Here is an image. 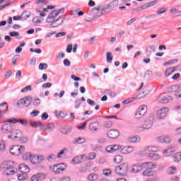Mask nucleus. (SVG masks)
Listing matches in <instances>:
<instances>
[{
	"mask_svg": "<svg viewBox=\"0 0 181 181\" xmlns=\"http://www.w3.org/2000/svg\"><path fill=\"white\" fill-rule=\"evenodd\" d=\"M144 151L147 152H158V151H159V147L156 146H148L144 148Z\"/></svg>",
	"mask_w": 181,
	"mask_h": 181,
	"instance_id": "27",
	"label": "nucleus"
},
{
	"mask_svg": "<svg viewBox=\"0 0 181 181\" xmlns=\"http://www.w3.org/2000/svg\"><path fill=\"white\" fill-rule=\"evenodd\" d=\"M23 152H25V146H14L10 148V153L14 156H19V154Z\"/></svg>",
	"mask_w": 181,
	"mask_h": 181,
	"instance_id": "4",
	"label": "nucleus"
},
{
	"mask_svg": "<svg viewBox=\"0 0 181 181\" xmlns=\"http://www.w3.org/2000/svg\"><path fill=\"white\" fill-rule=\"evenodd\" d=\"M115 172L118 176H125L128 173V164L122 163L115 168Z\"/></svg>",
	"mask_w": 181,
	"mask_h": 181,
	"instance_id": "2",
	"label": "nucleus"
},
{
	"mask_svg": "<svg viewBox=\"0 0 181 181\" xmlns=\"http://www.w3.org/2000/svg\"><path fill=\"white\" fill-rule=\"evenodd\" d=\"M122 160H123L122 156H119V155H117V156L114 157L113 162L115 163H121V162H122Z\"/></svg>",
	"mask_w": 181,
	"mask_h": 181,
	"instance_id": "42",
	"label": "nucleus"
},
{
	"mask_svg": "<svg viewBox=\"0 0 181 181\" xmlns=\"http://www.w3.org/2000/svg\"><path fill=\"white\" fill-rule=\"evenodd\" d=\"M20 172L21 173H26L28 174L29 172V167L25 164H21L18 168Z\"/></svg>",
	"mask_w": 181,
	"mask_h": 181,
	"instance_id": "28",
	"label": "nucleus"
},
{
	"mask_svg": "<svg viewBox=\"0 0 181 181\" xmlns=\"http://www.w3.org/2000/svg\"><path fill=\"white\" fill-rule=\"evenodd\" d=\"M0 107H4V109L0 110V118H2V117H4V114L8 111V103H6V102L1 103Z\"/></svg>",
	"mask_w": 181,
	"mask_h": 181,
	"instance_id": "25",
	"label": "nucleus"
},
{
	"mask_svg": "<svg viewBox=\"0 0 181 181\" xmlns=\"http://www.w3.org/2000/svg\"><path fill=\"white\" fill-rule=\"evenodd\" d=\"M35 5H37V6H44V5H47V1L46 0H35Z\"/></svg>",
	"mask_w": 181,
	"mask_h": 181,
	"instance_id": "37",
	"label": "nucleus"
},
{
	"mask_svg": "<svg viewBox=\"0 0 181 181\" xmlns=\"http://www.w3.org/2000/svg\"><path fill=\"white\" fill-rule=\"evenodd\" d=\"M98 13H100V8L98 7H95L92 8L90 11H88V15H92L91 17L88 18L89 19L88 21H94L97 19V18H98V16L97 15Z\"/></svg>",
	"mask_w": 181,
	"mask_h": 181,
	"instance_id": "7",
	"label": "nucleus"
},
{
	"mask_svg": "<svg viewBox=\"0 0 181 181\" xmlns=\"http://www.w3.org/2000/svg\"><path fill=\"white\" fill-rule=\"evenodd\" d=\"M4 122H9L10 124H17V122H19V124H21V125H28V122L26 120L13 117L7 119Z\"/></svg>",
	"mask_w": 181,
	"mask_h": 181,
	"instance_id": "10",
	"label": "nucleus"
},
{
	"mask_svg": "<svg viewBox=\"0 0 181 181\" xmlns=\"http://www.w3.org/2000/svg\"><path fill=\"white\" fill-rule=\"evenodd\" d=\"M177 172V168L176 167H174V166H171L170 168H168V170H167V173L168 175H175V173H176Z\"/></svg>",
	"mask_w": 181,
	"mask_h": 181,
	"instance_id": "40",
	"label": "nucleus"
},
{
	"mask_svg": "<svg viewBox=\"0 0 181 181\" xmlns=\"http://www.w3.org/2000/svg\"><path fill=\"white\" fill-rule=\"evenodd\" d=\"M66 16H62L55 20L51 25V28H59V26H62L63 25V22H64V18Z\"/></svg>",
	"mask_w": 181,
	"mask_h": 181,
	"instance_id": "11",
	"label": "nucleus"
},
{
	"mask_svg": "<svg viewBox=\"0 0 181 181\" xmlns=\"http://www.w3.org/2000/svg\"><path fill=\"white\" fill-rule=\"evenodd\" d=\"M18 172L17 169L9 165V163H4L3 167V173L5 176H11V175H15Z\"/></svg>",
	"mask_w": 181,
	"mask_h": 181,
	"instance_id": "3",
	"label": "nucleus"
},
{
	"mask_svg": "<svg viewBox=\"0 0 181 181\" xmlns=\"http://www.w3.org/2000/svg\"><path fill=\"white\" fill-rule=\"evenodd\" d=\"M166 12V8H159L157 10V15H162V13H165Z\"/></svg>",
	"mask_w": 181,
	"mask_h": 181,
	"instance_id": "58",
	"label": "nucleus"
},
{
	"mask_svg": "<svg viewBox=\"0 0 181 181\" xmlns=\"http://www.w3.org/2000/svg\"><path fill=\"white\" fill-rule=\"evenodd\" d=\"M157 139L159 142H163L165 144H170V142H172V139L168 136H158L157 137Z\"/></svg>",
	"mask_w": 181,
	"mask_h": 181,
	"instance_id": "20",
	"label": "nucleus"
},
{
	"mask_svg": "<svg viewBox=\"0 0 181 181\" xmlns=\"http://www.w3.org/2000/svg\"><path fill=\"white\" fill-rule=\"evenodd\" d=\"M152 71H146L144 74L145 78H149L150 77H152Z\"/></svg>",
	"mask_w": 181,
	"mask_h": 181,
	"instance_id": "55",
	"label": "nucleus"
},
{
	"mask_svg": "<svg viewBox=\"0 0 181 181\" xmlns=\"http://www.w3.org/2000/svg\"><path fill=\"white\" fill-rule=\"evenodd\" d=\"M163 155L165 156V158H168V156H170V155H173L175 153V148L171 147L168 148L163 151Z\"/></svg>",
	"mask_w": 181,
	"mask_h": 181,
	"instance_id": "24",
	"label": "nucleus"
},
{
	"mask_svg": "<svg viewBox=\"0 0 181 181\" xmlns=\"http://www.w3.org/2000/svg\"><path fill=\"white\" fill-rule=\"evenodd\" d=\"M5 142H4V141H0V151L2 152L4 151H5Z\"/></svg>",
	"mask_w": 181,
	"mask_h": 181,
	"instance_id": "63",
	"label": "nucleus"
},
{
	"mask_svg": "<svg viewBox=\"0 0 181 181\" xmlns=\"http://www.w3.org/2000/svg\"><path fill=\"white\" fill-rule=\"evenodd\" d=\"M61 132L64 135H67V134H70V132H71V127H62L61 129Z\"/></svg>",
	"mask_w": 181,
	"mask_h": 181,
	"instance_id": "39",
	"label": "nucleus"
},
{
	"mask_svg": "<svg viewBox=\"0 0 181 181\" xmlns=\"http://www.w3.org/2000/svg\"><path fill=\"white\" fill-rule=\"evenodd\" d=\"M33 23H35V25H38V23H40L42 21H40V18H39V16H36L33 18Z\"/></svg>",
	"mask_w": 181,
	"mask_h": 181,
	"instance_id": "56",
	"label": "nucleus"
},
{
	"mask_svg": "<svg viewBox=\"0 0 181 181\" xmlns=\"http://www.w3.org/2000/svg\"><path fill=\"white\" fill-rule=\"evenodd\" d=\"M38 67L40 70H46V69H47V64L40 63Z\"/></svg>",
	"mask_w": 181,
	"mask_h": 181,
	"instance_id": "52",
	"label": "nucleus"
},
{
	"mask_svg": "<svg viewBox=\"0 0 181 181\" xmlns=\"http://www.w3.org/2000/svg\"><path fill=\"white\" fill-rule=\"evenodd\" d=\"M100 123L98 122H93L89 124L88 129L90 132H97L98 131Z\"/></svg>",
	"mask_w": 181,
	"mask_h": 181,
	"instance_id": "17",
	"label": "nucleus"
},
{
	"mask_svg": "<svg viewBox=\"0 0 181 181\" xmlns=\"http://www.w3.org/2000/svg\"><path fill=\"white\" fill-rule=\"evenodd\" d=\"M170 13H171L173 18H176L177 16H181V11H179L176 7H173L170 10Z\"/></svg>",
	"mask_w": 181,
	"mask_h": 181,
	"instance_id": "23",
	"label": "nucleus"
},
{
	"mask_svg": "<svg viewBox=\"0 0 181 181\" xmlns=\"http://www.w3.org/2000/svg\"><path fill=\"white\" fill-rule=\"evenodd\" d=\"M176 70H177V66H174V67H170V68L166 69L164 72V76L165 77H169V76H170L171 74H173V73H175V71H176Z\"/></svg>",
	"mask_w": 181,
	"mask_h": 181,
	"instance_id": "21",
	"label": "nucleus"
},
{
	"mask_svg": "<svg viewBox=\"0 0 181 181\" xmlns=\"http://www.w3.org/2000/svg\"><path fill=\"white\" fill-rule=\"evenodd\" d=\"M179 90H180V86H179V85H173L168 88V93H176V91H179Z\"/></svg>",
	"mask_w": 181,
	"mask_h": 181,
	"instance_id": "29",
	"label": "nucleus"
},
{
	"mask_svg": "<svg viewBox=\"0 0 181 181\" xmlns=\"http://www.w3.org/2000/svg\"><path fill=\"white\" fill-rule=\"evenodd\" d=\"M30 127H33V128H37V127H40L42 128V124L40 122H30Z\"/></svg>",
	"mask_w": 181,
	"mask_h": 181,
	"instance_id": "45",
	"label": "nucleus"
},
{
	"mask_svg": "<svg viewBox=\"0 0 181 181\" xmlns=\"http://www.w3.org/2000/svg\"><path fill=\"white\" fill-rule=\"evenodd\" d=\"M153 125V116L150 115L147 119H146V120L144 121V123L142 124V129H151Z\"/></svg>",
	"mask_w": 181,
	"mask_h": 181,
	"instance_id": "6",
	"label": "nucleus"
},
{
	"mask_svg": "<svg viewBox=\"0 0 181 181\" xmlns=\"http://www.w3.org/2000/svg\"><path fill=\"white\" fill-rule=\"evenodd\" d=\"M88 179L90 181H95L97 180V179H98V175L95 173H93L88 175Z\"/></svg>",
	"mask_w": 181,
	"mask_h": 181,
	"instance_id": "46",
	"label": "nucleus"
},
{
	"mask_svg": "<svg viewBox=\"0 0 181 181\" xmlns=\"http://www.w3.org/2000/svg\"><path fill=\"white\" fill-rule=\"evenodd\" d=\"M20 57H19V55H15L13 57V60H12V62H11V65L12 66H15V64H16V60H19Z\"/></svg>",
	"mask_w": 181,
	"mask_h": 181,
	"instance_id": "57",
	"label": "nucleus"
},
{
	"mask_svg": "<svg viewBox=\"0 0 181 181\" xmlns=\"http://www.w3.org/2000/svg\"><path fill=\"white\" fill-rule=\"evenodd\" d=\"M32 104V97L28 96L19 100L17 103L18 107H29Z\"/></svg>",
	"mask_w": 181,
	"mask_h": 181,
	"instance_id": "5",
	"label": "nucleus"
},
{
	"mask_svg": "<svg viewBox=\"0 0 181 181\" xmlns=\"http://www.w3.org/2000/svg\"><path fill=\"white\" fill-rule=\"evenodd\" d=\"M81 159L80 158V156L75 157L71 160L72 165H78V163H81Z\"/></svg>",
	"mask_w": 181,
	"mask_h": 181,
	"instance_id": "41",
	"label": "nucleus"
},
{
	"mask_svg": "<svg viewBox=\"0 0 181 181\" xmlns=\"http://www.w3.org/2000/svg\"><path fill=\"white\" fill-rule=\"evenodd\" d=\"M148 156L152 159V160H159V159H160V156L155 153H150Z\"/></svg>",
	"mask_w": 181,
	"mask_h": 181,
	"instance_id": "31",
	"label": "nucleus"
},
{
	"mask_svg": "<svg viewBox=\"0 0 181 181\" xmlns=\"http://www.w3.org/2000/svg\"><path fill=\"white\" fill-rule=\"evenodd\" d=\"M23 160H30L33 165H36V162L33 161V159H35V156L30 153H25L24 155H23Z\"/></svg>",
	"mask_w": 181,
	"mask_h": 181,
	"instance_id": "15",
	"label": "nucleus"
},
{
	"mask_svg": "<svg viewBox=\"0 0 181 181\" xmlns=\"http://www.w3.org/2000/svg\"><path fill=\"white\" fill-rule=\"evenodd\" d=\"M17 177L18 180H26V179H28V177H29L28 176V174H26L25 173H21L17 175Z\"/></svg>",
	"mask_w": 181,
	"mask_h": 181,
	"instance_id": "35",
	"label": "nucleus"
},
{
	"mask_svg": "<svg viewBox=\"0 0 181 181\" xmlns=\"http://www.w3.org/2000/svg\"><path fill=\"white\" fill-rule=\"evenodd\" d=\"M54 8L53 6H47L45 8L37 9V13H39L40 18H45L46 16V12H49V9H53Z\"/></svg>",
	"mask_w": 181,
	"mask_h": 181,
	"instance_id": "12",
	"label": "nucleus"
},
{
	"mask_svg": "<svg viewBox=\"0 0 181 181\" xmlns=\"http://www.w3.org/2000/svg\"><path fill=\"white\" fill-rule=\"evenodd\" d=\"M46 175L43 173L36 174L31 177V181H42L45 180Z\"/></svg>",
	"mask_w": 181,
	"mask_h": 181,
	"instance_id": "18",
	"label": "nucleus"
},
{
	"mask_svg": "<svg viewBox=\"0 0 181 181\" xmlns=\"http://www.w3.org/2000/svg\"><path fill=\"white\" fill-rule=\"evenodd\" d=\"M136 100V98H131L129 99L124 100L122 104H129V103H134Z\"/></svg>",
	"mask_w": 181,
	"mask_h": 181,
	"instance_id": "50",
	"label": "nucleus"
},
{
	"mask_svg": "<svg viewBox=\"0 0 181 181\" xmlns=\"http://www.w3.org/2000/svg\"><path fill=\"white\" fill-rule=\"evenodd\" d=\"M158 103L166 104V103H169V97H168V96H159L158 98Z\"/></svg>",
	"mask_w": 181,
	"mask_h": 181,
	"instance_id": "32",
	"label": "nucleus"
},
{
	"mask_svg": "<svg viewBox=\"0 0 181 181\" xmlns=\"http://www.w3.org/2000/svg\"><path fill=\"white\" fill-rule=\"evenodd\" d=\"M142 172L143 176H153V173H152L151 170L147 169Z\"/></svg>",
	"mask_w": 181,
	"mask_h": 181,
	"instance_id": "44",
	"label": "nucleus"
},
{
	"mask_svg": "<svg viewBox=\"0 0 181 181\" xmlns=\"http://www.w3.org/2000/svg\"><path fill=\"white\" fill-rule=\"evenodd\" d=\"M144 165L142 164H135L132 166V172L133 173H138V172H141V170H143Z\"/></svg>",
	"mask_w": 181,
	"mask_h": 181,
	"instance_id": "19",
	"label": "nucleus"
},
{
	"mask_svg": "<svg viewBox=\"0 0 181 181\" xmlns=\"http://www.w3.org/2000/svg\"><path fill=\"white\" fill-rule=\"evenodd\" d=\"M113 59H114V57L112 56V54L111 52H107L106 59H107V63H112Z\"/></svg>",
	"mask_w": 181,
	"mask_h": 181,
	"instance_id": "43",
	"label": "nucleus"
},
{
	"mask_svg": "<svg viewBox=\"0 0 181 181\" xmlns=\"http://www.w3.org/2000/svg\"><path fill=\"white\" fill-rule=\"evenodd\" d=\"M37 162H35L36 165H39V163H42L43 160H45V157L43 156H40L37 157Z\"/></svg>",
	"mask_w": 181,
	"mask_h": 181,
	"instance_id": "54",
	"label": "nucleus"
},
{
	"mask_svg": "<svg viewBox=\"0 0 181 181\" xmlns=\"http://www.w3.org/2000/svg\"><path fill=\"white\" fill-rule=\"evenodd\" d=\"M76 144H84L86 142L85 138L78 137L76 139Z\"/></svg>",
	"mask_w": 181,
	"mask_h": 181,
	"instance_id": "53",
	"label": "nucleus"
},
{
	"mask_svg": "<svg viewBox=\"0 0 181 181\" xmlns=\"http://www.w3.org/2000/svg\"><path fill=\"white\" fill-rule=\"evenodd\" d=\"M111 127H112V122L111 121H107L104 124L105 128H111Z\"/></svg>",
	"mask_w": 181,
	"mask_h": 181,
	"instance_id": "64",
	"label": "nucleus"
},
{
	"mask_svg": "<svg viewBox=\"0 0 181 181\" xmlns=\"http://www.w3.org/2000/svg\"><path fill=\"white\" fill-rule=\"evenodd\" d=\"M1 131L3 134H10L8 136V139H13V141H15V139L21 141L22 139V131L15 129V125L9 122H6V124H3L1 127Z\"/></svg>",
	"mask_w": 181,
	"mask_h": 181,
	"instance_id": "1",
	"label": "nucleus"
},
{
	"mask_svg": "<svg viewBox=\"0 0 181 181\" xmlns=\"http://www.w3.org/2000/svg\"><path fill=\"white\" fill-rule=\"evenodd\" d=\"M134 147L132 146H125L121 150V153H123V155H127V153H131V152H133Z\"/></svg>",
	"mask_w": 181,
	"mask_h": 181,
	"instance_id": "26",
	"label": "nucleus"
},
{
	"mask_svg": "<svg viewBox=\"0 0 181 181\" xmlns=\"http://www.w3.org/2000/svg\"><path fill=\"white\" fill-rule=\"evenodd\" d=\"M87 156L88 160H93L95 159V157L97 156V154L95 153H90Z\"/></svg>",
	"mask_w": 181,
	"mask_h": 181,
	"instance_id": "48",
	"label": "nucleus"
},
{
	"mask_svg": "<svg viewBox=\"0 0 181 181\" xmlns=\"http://www.w3.org/2000/svg\"><path fill=\"white\" fill-rule=\"evenodd\" d=\"M80 105H81V100H80V99H76L75 101L76 110H77L78 108H80Z\"/></svg>",
	"mask_w": 181,
	"mask_h": 181,
	"instance_id": "59",
	"label": "nucleus"
},
{
	"mask_svg": "<svg viewBox=\"0 0 181 181\" xmlns=\"http://www.w3.org/2000/svg\"><path fill=\"white\" fill-rule=\"evenodd\" d=\"M155 165L151 162L143 163V169H153Z\"/></svg>",
	"mask_w": 181,
	"mask_h": 181,
	"instance_id": "33",
	"label": "nucleus"
},
{
	"mask_svg": "<svg viewBox=\"0 0 181 181\" xmlns=\"http://www.w3.org/2000/svg\"><path fill=\"white\" fill-rule=\"evenodd\" d=\"M119 149H121V146L115 144V145L108 146L106 148V151H107L108 153H112V152H115L117 151H119Z\"/></svg>",
	"mask_w": 181,
	"mask_h": 181,
	"instance_id": "16",
	"label": "nucleus"
},
{
	"mask_svg": "<svg viewBox=\"0 0 181 181\" xmlns=\"http://www.w3.org/2000/svg\"><path fill=\"white\" fill-rule=\"evenodd\" d=\"M148 110V107L145 105L140 106L135 115L136 118H142L146 114V111Z\"/></svg>",
	"mask_w": 181,
	"mask_h": 181,
	"instance_id": "9",
	"label": "nucleus"
},
{
	"mask_svg": "<svg viewBox=\"0 0 181 181\" xmlns=\"http://www.w3.org/2000/svg\"><path fill=\"white\" fill-rule=\"evenodd\" d=\"M106 94L107 95H110V97H117V93L111 90H106Z\"/></svg>",
	"mask_w": 181,
	"mask_h": 181,
	"instance_id": "49",
	"label": "nucleus"
},
{
	"mask_svg": "<svg viewBox=\"0 0 181 181\" xmlns=\"http://www.w3.org/2000/svg\"><path fill=\"white\" fill-rule=\"evenodd\" d=\"M153 5H156V1H153L151 2L146 3V4L141 6L140 8H142L143 9H148V8H151V6H153Z\"/></svg>",
	"mask_w": 181,
	"mask_h": 181,
	"instance_id": "30",
	"label": "nucleus"
},
{
	"mask_svg": "<svg viewBox=\"0 0 181 181\" xmlns=\"http://www.w3.org/2000/svg\"><path fill=\"white\" fill-rule=\"evenodd\" d=\"M103 173L104 176L108 177V176H111L112 171H111V169L107 168L103 170Z\"/></svg>",
	"mask_w": 181,
	"mask_h": 181,
	"instance_id": "47",
	"label": "nucleus"
},
{
	"mask_svg": "<svg viewBox=\"0 0 181 181\" xmlns=\"http://www.w3.org/2000/svg\"><path fill=\"white\" fill-rule=\"evenodd\" d=\"M21 16V19H23V21H26V19H28L29 16H30V11H25L22 13Z\"/></svg>",
	"mask_w": 181,
	"mask_h": 181,
	"instance_id": "36",
	"label": "nucleus"
},
{
	"mask_svg": "<svg viewBox=\"0 0 181 181\" xmlns=\"http://www.w3.org/2000/svg\"><path fill=\"white\" fill-rule=\"evenodd\" d=\"M107 135L111 139H117L119 136V132L117 129H111L107 132Z\"/></svg>",
	"mask_w": 181,
	"mask_h": 181,
	"instance_id": "13",
	"label": "nucleus"
},
{
	"mask_svg": "<svg viewBox=\"0 0 181 181\" xmlns=\"http://www.w3.org/2000/svg\"><path fill=\"white\" fill-rule=\"evenodd\" d=\"M128 141L132 143L140 142L141 138L138 137V136H132L128 138Z\"/></svg>",
	"mask_w": 181,
	"mask_h": 181,
	"instance_id": "34",
	"label": "nucleus"
},
{
	"mask_svg": "<svg viewBox=\"0 0 181 181\" xmlns=\"http://www.w3.org/2000/svg\"><path fill=\"white\" fill-rule=\"evenodd\" d=\"M173 159L174 162H180L181 160V152L176 153L173 156Z\"/></svg>",
	"mask_w": 181,
	"mask_h": 181,
	"instance_id": "38",
	"label": "nucleus"
},
{
	"mask_svg": "<svg viewBox=\"0 0 181 181\" xmlns=\"http://www.w3.org/2000/svg\"><path fill=\"white\" fill-rule=\"evenodd\" d=\"M21 93H26V91H32V86L28 85L26 87L21 89Z\"/></svg>",
	"mask_w": 181,
	"mask_h": 181,
	"instance_id": "51",
	"label": "nucleus"
},
{
	"mask_svg": "<svg viewBox=\"0 0 181 181\" xmlns=\"http://www.w3.org/2000/svg\"><path fill=\"white\" fill-rule=\"evenodd\" d=\"M168 112H169V108L168 107H162L158 111H157L156 117L157 119H163L166 115H168Z\"/></svg>",
	"mask_w": 181,
	"mask_h": 181,
	"instance_id": "8",
	"label": "nucleus"
},
{
	"mask_svg": "<svg viewBox=\"0 0 181 181\" xmlns=\"http://www.w3.org/2000/svg\"><path fill=\"white\" fill-rule=\"evenodd\" d=\"M40 129L41 131H53V129H54V124L52 123L45 124L44 126L42 124V127L40 128Z\"/></svg>",
	"mask_w": 181,
	"mask_h": 181,
	"instance_id": "22",
	"label": "nucleus"
},
{
	"mask_svg": "<svg viewBox=\"0 0 181 181\" xmlns=\"http://www.w3.org/2000/svg\"><path fill=\"white\" fill-rule=\"evenodd\" d=\"M173 63H177V59H172L163 64V66H168V64H173Z\"/></svg>",
	"mask_w": 181,
	"mask_h": 181,
	"instance_id": "62",
	"label": "nucleus"
},
{
	"mask_svg": "<svg viewBox=\"0 0 181 181\" xmlns=\"http://www.w3.org/2000/svg\"><path fill=\"white\" fill-rule=\"evenodd\" d=\"M58 166H60V164H58L57 165L50 166L49 169H50V170H52V172H54L56 175V172L57 171Z\"/></svg>",
	"mask_w": 181,
	"mask_h": 181,
	"instance_id": "61",
	"label": "nucleus"
},
{
	"mask_svg": "<svg viewBox=\"0 0 181 181\" xmlns=\"http://www.w3.org/2000/svg\"><path fill=\"white\" fill-rule=\"evenodd\" d=\"M58 166H60V164H58L57 165L50 166L49 169H50V170H52V172H54L56 175V172L57 171Z\"/></svg>",
	"mask_w": 181,
	"mask_h": 181,
	"instance_id": "60",
	"label": "nucleus"
},
{
	"mask_svg": "<svg viewBox=\"0 0 181 181\" xmlns=\"http://www.w3.org/2000/svg\"><path fill=\"white\" fill-rule=\"evenodd\" d=\"M57 17V13L52 11L47 17L46 22L47 23H53L54 21H56V18Z\"/></svg>",
	"mask_w": 181,
	"mask_h": 181,
	"instance_id": "14",
	"label": "nucleus"
}]
</instances>
